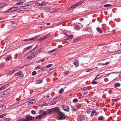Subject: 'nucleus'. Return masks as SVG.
Listing matches in <instances>:
<instances>
[{
	"mask_svg": "<svg viewBox=\"0 0 121 121\" xmlns=\"http://www.w3.org/2000/svg\"><path fill=\"white\" fill-rule=\"evenodd\" d=\"M11 89L9 88L0 94V99L6 96L9 94L11 92Z\"/></svg>",
	"mask_w": 121,
	"mask_h": 121,
	"instance_id": "f257e3e1",
	"label": "nucleus"
},
{
	"mask_svg": "<svg viewBox=\"0 0 121 121\" xmlns=\"http://www.w3.org/2000/svg\"><path fill=\"white\" fill-rule=\"evenodd\" d=\"M48 113H56L59 112V113H60V112H59V110L57 107L54 108H52L48 110Z\"/></svg>",
	"mask_w": 121,
	"mask_h": 121,
	"instance_id": "f03ea898",
	"label": "nucleus"
},
{
	"mask_svg": "<svg viewBox=\"0 0 121 121\" xmlns=\"http://www.w3.org/2000/svg\"><path fill=\"white\" fill-rule=\"evenodd\" d=\"M19 9V8L17 7H13L8 9L5 12L7 13H10L16 11Z\"/></svg>",
	"mask_w": 121,
	"mask_h": 121,
	"instance_id": "7ed1b4c3",
	"label": "nucleus"
},
{
	"mask_svg": "<svg viewBox=\"0 0 121 121\" xmlns=\"http://www.w3.org/2000/svg\"><path fill=\"white\" fill-rule=\"evenodd\" d=\"M40 36V35H38L36 36L34 38H33L31 39H24L23 40L24 41H31L32 40H34L37 38H38Z\"/></svg>",
	"mask_w": 121,
	"mask_h": 121,
	"instance_id": "20e7f679",
	"label": "nucleus"
},
{
	"mask_svg": "<svg viewBox=\"0 0 121 121\" xmlns=\"http://www.w3.org/2000/svg\"><path fill=\"white\" fill-rule=\"evenodd\" d=\"M46 114H41L36 117V119L39 120L43 117H44L46 116Z\"/></svg>",
	"mask_w": 121,
	"mask_h": 121,
	"instance_id": "39448f33",
	"label": "nucleus"
},
{
	"mask_svg": "<svg viewBox=\"0 0 121 121\" xmlns=\"http://www.w3.org/2000/svg\"><path fill=\"white\" fill-rule=\"evenodd\" d=\"M6 108V106L4 105L0 107V113H2Z\"/></svg>",
	"mask_w": 121,
	"mask_h": 121,
	"instance_id": "423d86ee",
	"label": "nucleus"
},
{
	"mask_svg": "<svg viewBox=\"0 0 121 121\" xmlns=\"http://www.w3.org/2000/svg\"><path fill=\"white\" fill-rule=\"evenodd\" d=\"M63 110L65 111L68 112L69 111V108L68 106H64L62 107Z\"/></svg>",
	"mask_w": 121,
	"mask_h": 121,
	"instance_id": "0eeeda50",
	"label": "nucleus"
},
{
	"mask_svg": "<svg viewBox=\"0 0 121 121\" xmlns=\"http://www.w3.org/2000/svg\"><path fill=\"white\" fill-rule=\"evenodd\" d=\"M36 100L35 99H33L30 100L29 102L28 103V104L30 105L31 104H32L34 103L35 102Z\"/></svg>",
	"mask_w": 121,
	"mask_h": 121,
	"instance_id": "6e6552de",
	"label": "nucleus"
},
{
	"mask_svg": "<svg viewBox=\"0 0 121 121\" xmlns=\"http://www.w3.org/2000/svg\"><path fill=\"white\" fill-rule=\"evenodd\" d=\"M96 30L100 34H101L103 33L102 30L99 27H97L96 28Z\"/></svg>",
	"mask_w": 121,
	"mask_h": 121,
	"instance_id": "1a4fd4ad",
	"label": "nucleus"
},
{
	"mask_svg": "<svg viewBox=\"0 0 121 121\" xmlns=\"http://www.w3.org/2000/svg\"><path fill=\"white\" fill-rule=\"evenodd\" d=\"M26 118L27 120L28 121H30L34 119L33 117L30 116H26Z\"/></svg>",
	"mask_w": 121,
	"mask_h": 121,
	"instance_id": "9d476101",
	"label": "nucleus"
},
{
	"mask_svg": "<svg viewBox=\"0 0 121 121\" xmlns=\"http://www.w3.org/2000/svg\"><path fill=\"white\" fill-rule=\"evenodd\" d=\"M103 74V73H100L99 74H98L95 77V78L94 79V80H95L99 78L100 77H101L102 76V74Z\"/></svg>",
	"mask_w": 121,
	"mask_h": 121,
	"instance_id": "9b49d317",
	"label": "nucleus"
},
{
	"mask_svg": "<svg viewBox=\"0 0 121 121\" xmlns=\"http://www.w3.org/2000/svg\"><path fill=\"white\" fill-rule=\"evenodd\" d=\"M32 2V1H30L28 2H27L25 3V4H23V6H29L30 5H31V4H30V3Z\"/></svg>",
	"mask_w": 121,
	"mask_h": 121,
	"instance_id": "f8f14e48",
	"label": "nucleus"
},
{
	"mask_svg": "<svg viewBox=\"0 0 121 121\" xmlns=\"http://www.w3.org/2000/svg\"><path fill=\"white\" fill-rule=\"evenodd\" d=\"M33 58H34L38 55V53L37 52H33L31 54Z\"/></svg>",
	"mask_w": 121,
	"mask_h": 121,
	"instance_id": "ddd939ff",
	"label": "nucleus"
},
{
	"mask_svg": "<svg viewBox=\"0 0 121 121\" xmlns=\"http://www.w3.org/2000/svg\"><path fill=\"white\" fill-rule=\"evenodd\" d=\"M31 9V8H23L22 9V10H19V11H27Z\"/></svg>",
	"mask_w": 121,
	"mask_h": 121,
	"instance_id": "4468645a",
	"label": "nucleus"
},
{
	"mask_svg": "<svg viewBox=\"0 0 121 121\" xmlns=\"http://www.w3.org/2000/svg\"><path fill=\"white\" fill-rule=\"evenodd\" d=\"M12 57H11V55L8 56L5 59V60H9L12 59Z\"/></svg>",
	"mask_w": 121,
	"mask_h": 121,
	"instance_id": "2eb2a0df",
	"label": "nucleus"
},
{
	"mask_svg": "<svg viewBox=\"0 0 121 121\" xmlns=\"http://www.w3.org/2000/svg\"><path fill=\"white\" fill-rule=\"evenodd\" d=\"M76 7V6L75 5H74L70 7V8L68 9V10H70Z\"/></svg>",
	"mask_w": 121,
	"mask_h": 121,
	"instance_id": "dca6fc26",
	"label": "nucleus"
},
{
	"mask_svg": "<svg viewBox=\"0 0 121 121\" xmlns=\"http://www.w3.org/2000/svg\"><path fill=\"white\" fill-rule=\"evenodd\" d=\"M9 85L8 84H5L2 87H1L0 88V91H1L2 90H3V88H5L6 87H7Z\"/></svg>",
	"mask_w": 121,
	"mask_h": 121,
	"instance_id": "f3484780",
	"label": "nucleus"
},
{
	"mask_svg": "<svg viewBox=\"0 0 121 121\" xmlns=\"http://www.w3.org/2000/svg\"><path fill=\"white\" fill-rule=\"evenodd\" d=\"M68 37L66 39V40L72 39L73 37V36L72 35H70L69 36H67Z\"/></svg>",
	"mask_w": 121,
	"mask_h": 121,
	"instance_id": "a211bd4d",
	"label": "nucleus"
},
{
	"mask_svg": "<svg viewBox=\"0 0 121 121\" xmlns=\"http://www.w3.org/2000/svg\"><path fill=\"white\" fill-rule=\"evenodd\" d=\"M16 75H17L20 76L22 77L23 75V73L22 72H18L16 74Z\"/></svg>",
	"mask_w": 121,
	"mask_h": 121,
	"instance_id": "6ab92c4d",
	"label": "nucleus"
},
{
	"mask_svg": "<svg viewBox=\"0 0 121 121\" xmlns=\"http://www.w3.org/2000/svg\"><path fill=\"white\" fill-rule=\"evenodd\" d=\"M73 64L75 65L76 66H78V61L77 60L73 62Z\"/></svg>",
	"mask_w": 121,
	"mask_h": 121,
	"instance_id": "aec40b11",
	"label": "nucleus"
},
{
	"mask_svg": "<svg viewBox=\"0 0 121 121\" xmlns=\"http://www.w3.org/2000/svg\"><path fill=\"white\" fill-rule=\"evenodd\" d=\"M82 4V2L81 1H80L79 2L77 3L76 4H75L76 6V7H77Z\"/></svg>",
	"mask_w": 121,
	"mask_h": 121,
	"instance_id": "412c9836",
	"label": "nucleus"
},
{
	"mask_svg": "<svg viewBox=\"0 0 121 121\" xmlns=\"http://www.w3.org/2000/svg\"><path fill=\"white\" fill-rule=\"evenodd\" d=\"M104 117L103 116H99L98 118V119L99 120L102 121L104 119Z\"/></svg>",
	"mask_w": 121,
	"mask_h": 121,
	"instance_id": "4be33fe9",
	"label": "nucleus"
},
{
	"mask_svg": "<svg viewBox=\"0 0 121 121\" xmlns=\"http://www.w3.org/2000/svg\"><path fill=\"white\" fill-rule=\"evenodd\" d=\"M33 58L31 54L30 56H28L27 58V59L28 60H30Z\"/></svg>",
	"mask_w": 121,
	"mask_h": 121,
	"instance_id": "5701e85b",
	"label": "nucleus"
},
{
	"mask_svg": "<svg viewBox=\"0 0 121 121\" xmlns=\"http://www.w3.org/2000/svg\"><path fill=\"white\" fill-rule=\"evenodd\" d=\"M43 80L41 79H40L36 81V82L38 84H40L43 82Z\"/></svg>",
	"mask_w": 121,
	"mask_h": 121,
	"instance_id": "b1692460",
	"label": "nucleus"
},
{
	"mask_svg": "<svg viewBox=\"0 0 121 121\" xmlns=\"http://www.w3.org/2000/svg\"><path fill=\"white\" fill-rule=\"evenodd\" d=\"M41 6H43L45 5L46 3L45 2L43 1L41 3Z\"/></svg>",
	"mask_w": 121,
	"mask_h": 121,
	"instance_id": "393cba45",
	"label": "nucleus"
},
{
	"mask_svg": "<svg viewBox=\"0 0 121 121\" xmlns=\"http://www.w3.org/2000/svg\"><path fill=\"white\" fill-rule=\"evenodd\" d=\"M2 121H9V119L6 117H4L3 120H1Z\"/></svg>",
	"mask_w": 121,
	"mask_h": 121,
	"instance_id": "a878e982",
	"label": "nucleus"
},
{
	"mask_svg": "<svg viewBox=\"0 0 121 121\" xmlns=\"http://www.w3.org/2000/svg\"><path fill=\"white\" fill-rule=\"evenodd\" d=\"M114 86L117 87H119L120 86V84L119 83L117 82L115 84Z\"/></svg>",
	"mask_w": 121,
	"mask_h": 121,
	"instance_id": "bb28decb",
	"label": "nucleus"
},
{
	"mask_svg": "<svg viewBox=\"0 0 121 121\" xmlns=\"http://www.w3.org/2000/svg\"><path fill=\"white\" fill-rule=\"evenodd\" d=\"M18 121H27L26 119L22 118L19 119Z\"/></svg>",
	"mask_w": 121,
	"mask_h": 121,
	"instance_id": "cd10ccee",
	"label": "nucleus"
},
{
	"mask_svg": "<svg viewBox=\"0 0 121 121\" xmlns=\"http://www.w3.org/2000/svg\"><path fill=\"white\" fill-rule=\"evenodd\" d=\"M24 2H22L21 1H20L19 2H18L17 3H16V5H20L22 4Z\"/></svg>",
	"mask_w": 121,
	"mask_h": 121,
	"instance_id": "c85d7f7f",
	"label": "nucleus"
},
{
	"mask_svg": "<svg viewBox=\"0 0 121 121\" xmlns=\"http://www.w3.org/2000/svg\"><path fill=\"white\" fill-rule=\"evenodd\" d=\"M112 6V5L111 4H106L104 5V6L105 7H109L110 6Z\"/></svg>",
	"mask_w": 121,
	"mask_h": 121,
	"instance_id": "c756f323",
	"label": "nucleus"
},
{
	"mask_svg": "<svg viewBox=\"0 0 121 121\" xmlns=\"http://www.w3.org/2000/svg\"><path fill=\"white\" fill-rule=\"evenodd\" d=\"M79 115H78V117L79 118H83L84 116L82 114H78Z\"/></svg>",
	"mask_w": 121,
	"mask_h": 121,
	"instance_id": "7c9ffc66",
	"label": "nucleus"
},
{
	"mask_svg": "<svg viewBox=\"0 0 121 121\" xmlns=\"http://www.w3.org/2000/svg\"><path fill=\"white\" fill-rule=\"evenodd\" d=\"M0 8H2L3 7H4L5 6V4L3 3H1L0 4Z\"/></svg>",
	"mask_w": 121,
	"mask_h": 121,
	"instance_id": "2f4dec72",
	"label": "nucleus"
},
{
	"mask_svg": "<svg viewBox=\"0 0 121 121\" xmlns=\"http://www.w3.org/2000/svg\"><path fill=\"white\" fill-rule=\"evenodd\" d=\"M95 80H94V79L93 81L92 82V84H96L98 83V82L97 81H95Z\"/></svg>",
	"mask_w": 121,
	"mask_h": 121,
	"instance_id": "473e14b6",
	"label": "nucleus"
},
{
	"mask_svg": "<svg viewBox=\"0 0 121 121\" xmlns=\"http://www.w3.org/2000/svg\"><path fill=\"white\" fill-rule=\"evenodd\" d=\"M91 109H87L86 110V112L87 113H91Z\"/></svg>",
	"mask_w": 121,
	"mask_h": 121,
	"instance_id": "72a5a7b5",
	"label": "nucleus"
},
{
	"mask_svg": "<svg viewBox=\"0 0 121 121\" xmlns=\"http://www.w3.org/2000/svg\"><path fill=\"white\" fill-rule=\"evenodd\" d=\"M52 64H50L46 66V68H49L51 67L52 65Z\"/></svg>",
	"mask_w": 121,
	"mask_h": 121,
	"instance_id": "f704fd0d",
	"label": "nucleus"
},
{
	"mask_svg": "<svg viewBox=\"0 0 121 121\" xmlns=\"http://www.w3.org/2000/svg\"><path fill=\"white\" fill-rule=\"evenodd\" d=\"M61 120L62 119H64L65 118V117L64 115L63 114H61Z\"/></svg>",
	"mask_w": 121,
	"mask_h": 121,
	"instance_id": "c9c22d12",
	"label": "nucleus"
},
{
	"mask_svg": "<svg viewBox=\"0 0 121 121\" xmlns=\"http://www.w3.org/2000/svg\"><path fill=\"white\" fill-rule=\"evenodd\" d=\"M75 28L77 30H79L80 29V27L79 26H76L75 27Z\"/></svg>",
	"mask_w": 121,
	"mask_h": 121,
	"instance_id": "e433bc0d",
	"label": "nucleus"
},
{
	"mask_svg": "<svg viewBox=\"0 0 121 121\" xmlns=\"http://www.w3.org/2000/svg\"><path fill=\"white\" fill-rule=\"evenodd\" d=\"M119 100V99L118 98H117L116 99H113L112 100V101L114 102H116L118 101V100Z\"/></svg>",
	"mask_w": 121,
	"mask_h": 121,
	"instance_id": "4c0bfd02",
	"label": "nucleus"
},
{
	"mask_svg": "<svg viewBox=\"0 0 121 121\" xmlns=\"http://www.w3.org/2000/svg\"><path fill=\"white\" fill-rule=\"evenodd\" d=\"M56 103V102L55 101H52L51 102H50V105H53L55 104Z\"/></svg>",
	"mask_w": 121,
	"mask_h": 121,
	"instance_id": "58836bf2",
	"label": "nucleus"
},
{
	"mask_svg": "<svg viewBox=\"0 0 121 121\" xmlns=\"http://www.w3.org/2000/svg\"><path fill=\"white\" fill-rule=\"evenodd\" d=\"M39 113H46L45 111H43L42 110H40L39 111Z\"/></svg>",
	"mask_w": 121,
	"mask_h": 121,
	"instance_id": "ea45409f",
	"label": "nucleus"
},
{
	"mask_svg": "<svg viewBox=\"0 0 121 121\" xmlns=\"http://www.w3.org/2000/svg\"><path fill=\"white\" fill-rule=\"evenodd\" d=\"M37 73L36 71H33L32 73V74L33 76H34Z\"/></svg>",
	"mask_w": 121,
	"mask_h": 121,
	"instance_id": "a19ab883",
	"label": "nucleus"
},
{
	"mask_svg": "<svg viewBox=\"0 0 121 121\" xmlns=\"http://www.w3.org/2000/svg\"><path fill=\"white\" fill-rule=\"evenodd\" d=\"M78 101V99L77 98L74 99L73 100V101L74 103H76Z\"/></svg>",
	"mask_w": 121,
	"mask_h": 121,
	"instance_id": "79ce46f5",
	"label": "nucleus"
},
{
	"mask_svg": "<svg viewBox=\"0 0 121 121\" xmlns=\"http://www.w3.org/2000/svg\"><path fill=\"white\" fill-rule=\"evenodd\" d=\"M40 67H41L40 66V65H39L38 66H37L35 68V69H40Z\"/></svg>",
	"mask_w": 121,
	"mask_h": 121,
	"instance_id": "37998d69",
	"label": "nucleus"
},
{
	"mask_svg": "<svg viewBox=\"0 0 121 121\" xmlns=\"http://www.w3.org/2000/svg\"><path fill=\"white\" fill-rule=\"evenodd\" d=\"M91 113H96V111L94 109H91Z\"/></svg>",
	"mask_w": 121,
	"mask_h": 121,
	"instance_id": "c03bdc74",
	"label": "nucleus"
},
{
	"mask_svg": "<svg viewBox=\"0 0 121 121\" xmlns=\"http://www.w3.org/2000/svg\"><path fill=\"white\" fill-rule=\"evenodd\" d=\"M49 33H48L44 36V39L45 38H46L48 37L49 36Z\"/></svg>",
	"mask_w": 121,
	"mask_h": 121,
	"instance_id": "a18cd8bd",
	"label": "nucleus"
},
{
	"mask_svg": "<svg viewBox=\"0 0 121 121\" xmlns=\"http://www.w3.org/2000/svg\"><path fill=\"white\" fill-rule=\"evenodd\" d=\"M54 70H53L52 69H50L49 71V73L51 74L53 72Z\"/></svg>",
	"mask_w": 121,
	"mask_h": 121,
	"instance_id": "49530a36",
	"label": "nucleus"
},
{
	"mask_svg": "<svg viewBox=\"0 0 121 121\" xmlns=\"http://www.w3.org/2000/svg\"><path fill=\"white\" fill-rule=\"evenodd\" d=\"M35 4L36 5H37L38 6H41V4L38 2H36L35 3Z\"/></svg>",
	"mask_w": 121,
	"mask_h": 121,
	"instance_id": "de8ad7c7",
	"label": "nucleus"
},
{
	"mask_svg": "<svg viewBox=\"0 0 121 121\" xmlns=\"http://www.w3.org/2000/svg\"><path fill=\"white\" fill-rule=\"evenodd\" d=\"M109 63V62H106L105 63H103L102 64V65H108V64Z\"/></svg>",
	"mask_w": 121,
	"mask_h": 121,
	"instance_id": "09e8293b",
	"label": "nucleus"
},
{
	"mask_svg": "<svg viewBox=\"0 0 121 121\" xmlns=\"http://www.w3.org/2000/svg\"><path fill=\"white\" fill-rule=\"evenodd\" d=\"M31 46H28L26 48H24V49L25 50H27L28 49H29L31 47Z\"/></svg>",
	"mask_w": 121,
	"mask_h": 121,
	"instance_id": "8fccbe9b",
	"label": "nucleus"
},
{
	"mask_svg": "<svg viewBox=\"0 0 121 121\" xmlns=\"http://www.w3.org/2000/svg\"><path fill=\"white\" fill-rule=\"evenodd\" d=\"M55 50H56V49H53L52 50H51V51H48L47 52L48 53H50L51 52H54L55 51Z\"/></svg>",
	"mask_w": 121,
	"mask_h": 121,
	"instance_id": "3c124183",
	"label": "nucleus"
},
{
	"mask_svg": "<svg viewBox=\"0 0 121 121\" xmlns=\"http://www.w3.org/2000/svg\"><path fill=\"white\" fill-rule=\"evenodd\" d=\"M71 110L72 111H77V109L75 108H72L71 109Z\"/></svg>",
	"mask_w": 121,
	"mask_h": 121,
	"instance_id": "603ef678",
	"label": "nucleus"
},
{
	"mask_svg": "<svg viewBox=\"0 0 121 121\" xmlns=\"http://www.w3.org/2000/svg\"><path fill=\"white\" fill-rule=\"evenodd\" d=\"M44 61V60L43 59H40L38 61V62H39V61L43 62Z\"/></svg>",
	"mask_w": 121,
	"mask_h": 121,
	"instance_id": "864d4df0",
	"label": "nucleus"
},
{
	"mask_svg": "<svg viewBox=\"0 0 121 121\" xmlns=\"http://www.w3.org/2000/svg\"><path fill=\"white\" fill-rule=\"evenodd\" d=\"M44 39V38H40L39 39H38L37 40L38 41H40V40H43Z\"/></svg>",
	"mask_w": 121,
	"mask_h": 121,
	"instance_id": "5fc2aeb1",
	"label": "nucleus"
},
{
	"mask_svg": "<svg viewBox=\"0 0 121 121\" xmlns=\"http://www.w3.org/2000/svg\"><path fill=\"white\" fill-rule=\"evenodd\" d=\"M117 53L119 54H121V50H119L117 51Z\"/></svg>",
	"mask_w": 121,
	"mask_h": 121,
	"instance_id": "6e6d98bb",
	"label": "nucleus"
},
{
	"mask_svg": "<svg viewBox=\"0 0 121 121\" xmlns=\"http://www.w3.org/2000/svg\"><path fill=\"white\" fill-rule=\"evenodd\" d=\"M6 115V114H4V115H2L0 116V117L1 118H3L4 116H5Z\"/></svg>",
	"mask_w": 121,
	"mask_h": 121,
	"instance_id": "4d7b16f0",
	"label": "nucleus"
},
{
	"mask_svg": "<svg viewBox=\"0 0 121 121\" xmlns=\"http://www.w3.org/2000/svg\"><path fill=\"white\" fill-rule=\"evenodd\" d=\"M31 113H36V112L35 111L32 110L31 111Z\"/></svg>",
	"mask_w": 121,
	"mask_h": 121,
	"instance_id": "13d9d810",
	"label": "nucleus"
},
{
	"mask_svg": "<svg viewBox=\"0 0 121 121\" xmlns=\"http://www.w3.org/2000/svg\"><path fill=\"white\" fill-rule=\"evenodd\" d=\"M92 70V69H87L86 72H90V71H91Z\"/></svg>",
	"mask_w": 121,
	"mask_h": 121,
	"instance_id": "bf43d9fd",
	"label": "nucleus"
},
{
	"mask_svg": "<svg viewBox=\"0 0 121 121\" xmlns=\"http://www.w3.org/2000/svg\"><path fill=\"white\" fill-rule=\"evenodd\" d=\"M58 119L60 120V114H59V115L58 116Z\"/></svg>",
	"mask_w": 121,
	"mask_h": 121,
	"instance_id": "052dcab7",
	"label": "nucleus"
},
{
	"mask_svg": "<svg viewBox=\"0 0 121 121\" xmlns=\"http://www.w3.org/2000/svg\"><path fill=\"white\" fill-rule=\"evenodd\" d=\"M78 39L77 38L74 40L73 41V42H76L78 41Z\"/></svg>",
	"mask_w": 121,
	"mask_h": 121,
	"instance_id": "680f3d73",
	"label": "nucleus"
},
{
	"mask_svg": "<svg viewBox=\"0 0 121 121\" xmlns=\"http://www.w3.org/2000/svg\"><path fill=\"white\" fill-rule=\"evenodd\" d=\"M17 70V69H13V71H12V73H13L15 71H16Z\"/></svg>",
	"mask_w": 121,
	"mask_h": 121,
	"instance_id": "e2e57ef3",
	"label": "nucleus"
},
{
	"mask_svg": "<svg viewBox=\"0 0 121 121\" xmlns=\"http://www.w3.org/2000/svg\"><path fill=\"white\" fill-rule=\"evenodd\" d=\"M62 35H65L66 36L67 35V34L66 33L63 32H62V33L61 34Z\"/></svg>",
	"mask_w": 121,
	"mask_h": 121,
	"instance_id": "0e129e2a",
	"label": "nucleus"
},
{
	"mask_svg": "<svg viewBox=\"0 0 121 121\" xmlns=\"http://www.w3.org/2000/svg\"><path fill=\"white\" fill-rule=\"evenodd\" d=\"M69 73V72L68 71H67L66 72H65L64 73L65 74H68Z\"/></svg>",
	"mask_w": 121,
	"mask_h": 121,
	"instance_id": "69168bd1",
	"label": "nucleus"
},
{
	"mask_svg": "<svg viewBox=\"0 0 121 121\" xmlns=\"http://www.w3.org/2000/svg\"><path fill=\"white\" fill-rule=\"evenodd\" d=\"M109 75L110 74H106L105 75V77H108Z\"/></svg>",
	"mask_w": 121,
	"mask_h": 121,
	"instance_id": "338daca9",
	"label": "nucleus"
},
{
	"mask_svg": "<svg viewBox=\"0 0 121 121\" xmlns=\"http://www.w3.org/2000/svg\"><path fill=\"white\" fill-rule=\"evenodd\" d=\"M87 91L86 92H83V94L84 95H86V94H87Z\"/></svg>",
	"mask_w": 121,
	"mask_h": 121,
	"instance_id": "774afa93",
	"label": "nucleus"
}]
</instances>
